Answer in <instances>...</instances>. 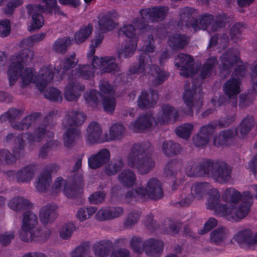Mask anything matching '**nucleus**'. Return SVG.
Returning a JSON list of instances; mask_svg holds the SVG:
<instances>
[{
    "label": "nucleus",
    "mask_w": 257,
    "mask_h": 257,
    "mask_svg": "<svg viewBox=\"0 0 257 257\" xmlns=\"http://www.w3.org/2000/svg\"><path fill=\"white\" fill-rule=\"evenodd\" d=\"M185 171L189 177L211 176L220 183L228 182L231 173V169L226 163L213 162L210 159H205L199 163L190 160L187 162Z\"/></svg>",
    "instance_id": "nucleus-1"
},
{
    "label": "nucleus",
    "mask_w": 257,
    "mask_h": 257,
    "mask_svg": "<svg viewBox=\"0 0 257 257\" xmlns=\"http://www.w3.org/2000/svg\"><path fill=\"white\" fill-rule=\"evenodd\" d=\"M151 144L149 142L135 144L128 155V166L137 169L142 175L149 173L155 166V161L147 156Z\"/></svg>",
    "instance_id": "nucleus-2"
},
{
    "label": "nucleus",
    "mask_w": 257,
    "mask_h": 257,
    "mask_svg": "<svg viewBox=\"0 0 257 257\" xmlns=\"http://www.w3.org/2000/svg\"><path fill=\"white\" fill-rule=\"evenodd\" d=\"M144 50L140 55L139 63H135L129 68V72L132 74L145 73L146 66H149V71L148 72L152 76H155L153 80V83L155 85H159L162 84L169 77V74L162 70L160 67L157 65H149L152 62L150 53L154 52L155 49H138Z\"/></svg>",
    "instance_id": "nucleus-3"
},
{
    "label": "nucleus",
    "mask_w": 257,
    "mask_h": 257,
    "mask_svg": "<svg viewBox=\"0 0 257 257\" xmlns=\"http://www.w3.org/2000/svg\"><path fill=\"white\" fill-rule=\"evenodd\" d=\"M30 49H21L19 54L15 56L16 62L11 63L8 70V76L10 86L15 84L19 77L22 76L23 85L27 86L31 83H34V80L37 76L34 75L31 68H26L24 74L22 75L24 69V63L27 61L28 55L24 56L26 50Z\"/></svg>",
    "instance_id": "nucleus-4"
},
{
    "label": "nucleus",
    "mask_w": 257,
    "mask_h": 257,
    "mask_svg": "<svg viewBox=\"0 0 257 257\" xmlns=\"http://www.w3.org/2000/svg\"><path fill=\"white\" fill-rule=\"evenodd\" d=\"M222 199L227 203L236 205L242 201L235 211V215L232 219L236 221L245 217L248 213L252 202L251 195L249 191H244L242 194L233 188H228L224 191L222 195Z\"/></svg>",
    "instance_id": "nucleus-5"
},
{
    "label": "nucleus",
    "mask_w": 257,
    "mask_h": 257,
    "mask_svg": "<svg viewBox=\"0 0 257 257\" xmlns=\"http://www.w3.org/2000/svg\"><path fill=\"white\" fill-rule=\"evenodd\" d=\"M147 195L153 200L160 199L163 196L162 185L158 179L155 178L150 179L146 188L141 186L128 190L125 197L131 200L140 201V199H143Z\"/></svg>",
    "instance_id": "nucleus-6"
},
{
    "label": "nucleus",
    "mask_w": 257,
    "mask_h": 257,
    "mask_svg": "<svg viewBox=\"0 0 257 257\" xmlns=\"http://www.w3.org/2000/svg\"><path fill=\"white\" fill-rule=\"evenodd\" d=\"M23 111L15 108H10L5 114L0 116V122L8 120L11 126L17 130H28L32 124L42 115L40 112H33L25 116L21 121H15V119L20 118Z\"/></svg>",
    "instance_id": "nucleus-7"
},
{
    "label": "nucleus",
    "mask_w": 257,
    "mask_h": 257,
    "mask_svg": "<svg viewBox=\"0 0 257 257\" xmlns=\"http://www.w3.org/2000/svg\"><path fill=\"white\" fill-rule=\"evenodd\" d=\"M208 194L209 197L206 203L208 209L215 210L217 214L222 216H228L229 220L236 221L232 219V216L235 215V213L233 214L234 211H236L235 207L227 204H219L220 194L217 189H210Z\"/></svg>",
    "instance_id": "nucleus-8"
},
{
    "label": "nucleus",
    "mask_w": 257,
    "mask_h": 257,
    "mask_svg": "<svg viewBox=\"0 0 257 257\" xmlns=\"http://www.w3.org/2000/svg\"><path fill=\"white\" fill-rule=\"evenodd\" d=\"M18 144L14 146L12 154L9 150H0V165H12L16 162L17 158L19 159L24 156L25 142L23 134H20L17 137Z\"/></svg>",
    "instance_id": "nucleus-9"
},
{
    "label": "nucleus",
    "mask_w": 257,
    "mask_h": 257,
    "mask_svg": "<svg viewBox=\"0 0 257 257\" xmlns=\"http://www.w3.org/2000/svg\"><path fill=\"white\" fill-rule=\"evenodd\" d=\"M45 4L41 6L37 4H29L26 6L28 10V15L31 17L42 15L43 13H46L49 15H64V13L61 11L58 7L56 6L55 0H40Z\"/></svg>",
    "instance_id": "nucleus-10"
},
{
    "label": "nucleus",
    "mask_w": 257,
    "mask_h": 257,
    "mask_svg": "<svg viewBox=\"0 0 257 257\" xmlns=\"http://www.w3.org/2000/svg\"><path fill=\"white\" fill-rule=\"evenodd\" d=\"M175 65L177 68L180 70L179 73L182 76L192 77L197 72V70L195 69L194 60L193 57L189 55H178L175 59Z\"/></svg>",
    "instance_id": "nucleus-11"
},
{
    "label": "nucleus",
    "mask_w": 257,
    "mask_h": 257,
    "mask_svg": "<svg viewBox=\"0 0 257 257\" xmlns=\"http://www.w3.org/2000/svg\"><path fill=\"white\" fill-rule=\"evenodd\" d=\"M59 169V167L56 163H51L45 166L35 185L39 192H44L47 190L52 181L51 174L56 173Z\"/></svg>",
    "instance_id": "nucleus-12"
},
{
    "label": "nucleus",
    "mask_w": 257,
    "mask_h": 257,
    "mask_svg": "<svg viewBox=\"0 0 257 257\" xmlns=\"http://www.w3.org/2000/svg\"><path fill=\"white\" fill-rule=\"evenodd\" d=\"M71 179L68 178L65 182L63 192L65 196L68 198H76L79 197L82 193V186L83 180L82 177L80 175H75Z\"/></svg>",
    "instance_id": "nucleus-13"
},
{
    "label": "nucleus",
    "mask_w": 257,
    "mask_h": 257,
    "mask_svg": "<svg viewBox=\"0 0 257 257\" xmlns=\"http://www.w3.org/2000/svg\"><path fill=\"white\" fill-rule=\"evenodd\" d=\"M54 111H51L44 118L43 122L37 127L33 133H26L27 139L29 143L40 142L44 138L47 130V127L52 121Z\"/></svg>",
    "instance_id": "nucleus-14"
},
{
    "label": "nucleus",
    "mask_w": 257,
    "mask_h": 257,
    "mask_svg": "<svg viewBox=\"0 0 257 257\" xmlns=\"http://www.w3.org/2000/svg\"><path fill=\"white\" fill-rule=\"evenodd\" d=\"M38 223L37 216L30 211H26L23 214L22 224V231L20 237L22 240L28 242L29 240V232L32 230Z\"/></svg>",
    "instance_id": "nucleus-15"
},
{
    "label": "nucleus",
    "mask_w": 257,
    "mask_h": 257,
    "mask_svg": "<svg viewBox=\"0 0 257 257\" xmlns=\"http://www.w3.org/2000/svg\"><path fill=\"white\" fill-rule=\"evenodd\" d=\"M164 247L163 240L153 237L144 241V252L149 256L159 257L162 254Z\"/></svg>",
    "instance_id": "nucleus-16"
},
{
    "label": "nucleus",
    "mask_w": 257,
    "mask_h": 257,
    "mask_svg": "<svg viewBox=\"0 0 257 257\" xmlns=\"http://www.w3.org/2000/svg\"><path fill=\"white\" fill-rule=\"evenodd\" d=\"M54 75V70L51 65L43 67L40 70V75L34 79L33 83L36 84L40 92H42L47 85L53 80Z\"/></svg>",
    "instance_id": "nucleus-17"
},
{
    "label": "nucleus",
    "mask_w": 257,
    "mask_h": 257,
    "mask_svg": "<svg viewBox=\"0 0 257 257\" xmlns=\"http://www.w3.org/2000/svg\"><path fill=\"white\" fill-rule=\"evenodd\" d=\"M154 119V118L150 113L140 114L135 121L129 124L128 128L135 133H142L152 127Z\"/></svg>",
    "instance_id": "nucleus-18"
},
{
    "label": "nucleus",
    "mask_w": 257,
    "mask_h": 257,
    "mask_svg": "<svg viewBox=\"0 0 257 257\" xmlns=\"http://www.w3.org/2000/svg\"><path fill=\"white\" fill-rule=\"evenodd\" d=\"M168 10L167 7H154L141 10L140 14L153 22H160L165 19Z\"/></svg>",
    "instance_id": "nucleus-19"
},
{
    "label": "nucleus",
    "mask_w": 257,
    "mask_h": 257,
    "mask_svg": "<svg viewBox=\"0 0 257 257\" xmlns=\"http://www.w3.org/2000/svg\"><path fill=\"white\" fill-rule=\"evenodd\" d=\"M198 14L197 9L186 7L180 11L179 23L186 28L195 29V23L197 22L196 17Z\"/></svg>",
    "instance_id": "nucleus-20"
},
{
    "label": "nucleus",
    "mask_w": 257,
    "mask_h": 257,
    "mask_svg": "<svg viewBox=\"0 0 257 257\" xmlns=\"http://www.w3.org/2000/svg\"><path fill=\"white\" fill-rule=\"evenodd\" d=\"M233 239L240 247H248L257 244V233L253 235L251 229H243L234 235Z\"/></svg>",
    "instance_id": "nucleus-21"
},
{
    "label": "nucleus",
    "mask_w": 257,
    "mask_h": 257,
    "mask_svg": "<svg viewBox=\"0 0 257 257\" xmlns=\"http://www.w3.org/2000/svg\"><path fill=\"white\" fill-rule=\"evenodd\" d=\"M110 158L109 151L107 149H101L97 153L88 158V165L90 168L96 169L107 163Z\"/></svg>",
    "instance_id": "nucleus-22"
},
{
    "label": "nucleus",
    "mask_w": 257,
    "mask_h": 257,
    "mask_svg": "<svg viewBox=\"0 0 257 257\" xmlns=\"http://www.w3.org/2000/svg\"><path fill=\"white\" fill-rule=\"evenodd\" d=\"M237 134L236 128H228L220 131L213 139V145L216 147L229 146Z\"/></svg>",
    "instance_id": "nucleus-23"
},
{
    "label": "nucleus",
    "mask_w": 257,
    "mask_h": 257,
    "mask_svg": "<svg viewBox=\"0 0 257 257\" xmlns=\"http://www.w3.org/2000/svg\"><path fill=\"white\" fill-rule=\"evenodd\" d=\"M200 84L197 85L196 81L192 82V88L188 89L189 84H186L184 86V92L183 95V99L185 104L187 107V110H184V113L190 115H193V110L192 108L194 106L193 100L196 94V89L198 87H200Z\"/></svg>",
    "instance_id": "nucleus-24"
},
{
    "label": "nucleus",
    "mask_w": 257,
    "mask_h": 257,
    "mask_svg": "<svg viewBox=\"0 0 257 257\" xmlns=\"http://www.w3.org/2000/svg\"><path fill=\"white\" fill-rule=\"evenodd\" d=\"M123 212L120 207H105L99 210L96 215V219L99 221L110 220L120 216Z\"/></svg>",
    "instance_id": "nucleus-25"
},
{
    "label": "nucleus",
    "mask_w": 257,
    "mask_h": 257,
    "mask_svg": "<svg viewBox=\"0 0 257 257\" xmlns=\"http://www.w3.org/2000/svg\"><path fill=\"white\" fill-rule=\"evenodd\" d=\"M171 117H173V120L175 121L178 118V111L170 105H163L161 107V111L157 115L158 121L162 124L168 123Z\"/></svg>",
    "instance_id": "nucleus-26"
},
{
    "label": "nucleus",
    "mask_w": 257,
    "mask_h": 257,
    "mask_svg": "<svg viewBox=\"0 0 257 257\" xmlns=\"http://www.w3.org/2000/svg\"><path fill=\"white\" fill-rule=\"evenodd\" d=\"M57 206L54 203H49L44 206L40 210L39 217L44 224L53 222L58 216Z\"/></svg>",
    "instance_id": "nucleus-27"
},
{
    "label": "nucleus",
    "mask_w": 257,
    "mask_h": 257,
    "mask_svg": "<svg viewBox=\"0 0 257 257\" xmlns=\"http://www.w3.org/2000/svg\"><path fill=\"white\" fill-rule=\"evenodd\" d=\"M84 89L85 86L83 84L79 82H70L65 89V98L68 101H76Z\"/></svg>",
    "instance_id": "nucleus-28"
},
{
    "label": "nucleus",
    "mask_w": 257,
    "mask_h": 257,
    "mask_svg": "<svg viewBox=\"0 0 257 257\" xmlns=\"http://www.w3.org/2000/svg\"><path fill=\"white\" fill-rule=\"evenodd\" d=\"M240 79L231 77L223 86L224 93L229 98L236 96L240 92Z\"/></svg>",
    "instance_id": "nucleus-29"
},
{
    "label": "nucleus",
    "mask_w": 257,
    "mask_h": 257,
    "mask_svg": "<svg viewBox=\"0 0 257 257\" xmlns=\"http://www.w3.org/2000/svg\"><path fill=\"white\" fill-rule=\"evenodd\" d=\"M87 140L90 144L100 143L102 130L100 126L96 121L91 122L87 128Z\"/></svg>",
    "instance_id": "nucleus-30"
},
{
    "label": "nucleus",
    "mask_w": 257,
    "mask_h": 257,
    "mask_svg": "<svg viewBox=\"0 0 257 257\" xmlns=\"http://www.w3.org/2000/svg\"><path fill=\"white\" fill-rule=\"evenodd\" d=\"M36 167L34 164L25 166L19 170L16 174V179L19 182H29L34 177Z\"/></svg>",
    "instance_id": "nucleus-31"
},
{
    "label": "nucleus",
    "mask_w": 257,
    "mask_h": 257,
    "mask_svg": "<svg viewBox=\"0 0 257 257\" xmlns=\"http://www.w3.org/2000/svg\"><path fill=\"white\" fill-rule=\"evenodd\" d=\"M231 49L224 53L220 57L222 68L224 70H229L234 65L239 63H242L239 56L233 54L230 51Z\"/></svg>",
    "instance_id": "nucleus-32"
},
{
    "label": "nucleus",
    "mask_w": 257,
    "mask_h": 257,
    "mask_svg": "<svg viewBox=\"0 0 257 257\" xmlns=\"http://www.w3.org/2000/svg\"><path fill=\"white\" fill-rule=\"evenodd\" d=\"M86 118V116L84 113L72 109L67 112L66 124L69 126L80 125Z\"/></svg>",
    "instance_id": "nucleus-33"
},
{
    "label": "nucleus",
    "mask_w": 257,
    "mask_h": 257,
    "mask_svg": "<svg viewBox=\"0 0 257 257\" xmlns=\"http://www.w3.org/2000/svg\"><path fill=\"white\" fill-rule=\"evenodd\" d=\"M112 247L111 241L103 240L95 243L93 245V250L96 256L104 257L109 255Z\"/></svg>",
    "instance_id": "nucleus-34"
},
{
    "label": "nucleus",
    "mask_w": 257,
    "mask_h": 257,
    "mask_svg": "<svg viewBox=\"0 0 257 257\" xmlns=\"http://www.w3.org/2000/svg\"><path fill=\"white\" fill-rule=\"evenodd\" d=\"M80 137V130L76 127L68 128L64 134V145L67 148H72L77 139Z\"/></svg>",
    "instance_id": "nucleus-35"
},
{
    "label": "nucleus",
    "mask_w": 257,
    "mask_h": 257,
    "mask_svg": "<svg viewBox=\"0 0 257 257\" xmlns=\"http://www.w3.org/2000/svg\"><path fill=\"white\" fill-rule=\"evenodd\" d=\"M190 38L185 35H174L170 36L168 39L169 47L173 48H184L187 47Z\"/></svg>",
    "instance_id": "nucleus-36"
},
{
    "label": "nucleus",
    "mask_w": 257,
    "mask_h": 257,
    "mask_svg": "<svg viewBox=\"0 0 257 257\" xmlns=\"http://www.w3.org/2000/svg\"><path fill=\"white\" fill-rule=\"evenodd\" d=\"M9 207L14 211H20L30 209L33 206L29 200L22 197H15L8 202Z\"/></svg>",
    "instance_id": "nucleus-37"
},
{
    "label": "nucleus",
    "mask_w": 257,
    "mask_h": 257,
    "mask_svg": "<svg viewBox=\"0 0 257 257\" xmlns=\"http://www.w3.org/2000/svg\"><path fill=\"white\" fill-rule=\"evenodd\" d=\"M162 150L167 157H172L179 154L181 151L179 144L173 141H165L163 143Z\"/></svg>",
    "instance_id": "nucleus-38"
},
{
    "label": "nucleus",
    "mask_w": 257,
    "mask_h": 257,
    "mask_svg": "<svg viewBox=\"0 0 257 257\" xmlns=\"http://www.w3.org/2000/svg\"><path fill=\"white\" fill-rule=\"evenodd\" d=\"M118 180L125 187H131L135 183L136 176L130 169L123 170L118 175Z\"/></svg>",
    "instance_id": "nucleus-39"
},
{
    "label": "nucleus",
    "mask_w": 257,
    "mask_h": 257,
    "mask_svg": "<svg viewBox=\"0 0 257 257\" xmlns=\"http://www.w3.org/2000/svg\"><path fill=\"white\" fill-rule=\"evenodd\" d=\"M216 63V57H210L207 59L200 70V76L202 79H205L211 75Z\"/></svg>",
    "instance_id": "nucleus-40"
},
{
    "label": "nucleus",
    "mask_w": 257,
    "mask_h": 257,
    "mask_svg": "<svg viewBox=\"0 0 257 257\" xmlns=\"http://www.w3.org/2000/svg\"><path fill=\"white\" fill-rule=\"evenodd\" d=\"M228 17L224 13H220L213 17L211 22L210 30L212 32H216L224 28L227 22Z\"/></svg>",
    "instance_id": "nucleus-41"
},
{
    "label": "nucleus",
    "mask_w": 257,
    "mask_h": 257,
    "mask_svg": "<svg viewBox=\"0 0 257 257\" xmlns=\"http://www.w3.org/2000/svg\"><path fill=\"white\" fill-rule=\"evenodd\" d=\"M75 74L85 80H90L95 76V69L90 65H79Z\"/></svg>",
    "instance_id": "nucleus-42"
},
{
    "label": "nucleus",
    "mask_w": 257,
    "mask_h": 257,
    "mask_svg": "<svg viewBox=\"0 0 257 257\" xmlns=\"http://www.w3.org/2000/svg\"><path fill=\"white\" fill-rule=\"evenodd\" d=\"M156 102L153 99H150L149 94L146 91H142L138 97L137 105L142 109L153 107Z\"/></svg>",
    "instance_id": "nucleus-43"
},
{
    "label": "nucleus",
    "mask_w": 257,
    "mask_h": 257,
    "mask_svg": "<svg viewBox=\"0 0 257 257\" xmlns=\"http://www.w3.org/2000/svg\"><path fill=\"white\" fill-rule=\"evenodd\" d=\"M212 20H213V15L211 14H205L200 16L198 19H197V22L195 23V29H193L195 31L200 30H206L209 25L211 26Z\"/></svg>",
    "instance_id": "nucleus-44"
},
{
    "label": "nucleus",
    "mask_w": 257,
    "mask_h": 257,
    "mask_svg": "<svg viewBox=\"0 0 257 257\" xmlns=\"http://www.w3.org/2000/svg\"><path fill=\"white\" fill-rule=\"evenodd\" d=\"M125 128L121 123H113L110 127L109 135L111 140H120L123 137Z\"/></svg>",
    "instance_id": "nucleus-45"
},
{
    "label": "nucleus",
    "mask_w": 257,
    "mask_h": 257,
    "mask_svg": "<svg viewBox=\"0 0 257 257\" xmlns=\"http://www.w3.org/2000/svg\"><path fill=\"white\" fill-rule=\"evenodd\" d=\"M244 29V25L240 22L236 23L231 26L229 31V35L231 41L233 43H236L241 40V35Z\"/></svg>",
    "instance_id": "nucleus-46"
},
{
    "label": "nucleus",
    "mask_w": 257,
    "mask_h": 257,
    "mask_svg": "<svg viewBox=\"0 0 257 257\" xmlns=\"http://www.w3.org/2000/svg\"><path fill=\"white\" fill-rule=\"evenodd\" d=\"M126 37L132 39L130 47L131 48H136L137 47V39L136 35V29L135 26L132 24L125 25L120 29Z\"/></svg>",
    "instance_id": "nucleus-47"
},
{
    "label": "nucleus",
    "mask_w": 257,
    "mask_h": 257,
    "mask_svg": "<svg viewBox=\"0 0 257 257\" xmlns=\"http://www.w3.org/2000/svg\"><path fill=\"white\" fill-rule=\"evenodd\" d=\"M86 102L91 106H96L99 102V98H102V94L95 89H91L84 93Z\"/></svg>",
    "instance_id": "nucleus-48"
},
{
    "label": "nucleus",
    "mask_w": 257,
    "mask_h": 257,
    "mask_svg": "<svg viewBox=\"0 0 257 257\" xmlns=\"http://www.w3.org/2000/svg\"><path fill=\"white\" fill-rule=\"evenodd\" d=\"M92 26L89 24L87 26L82 27L74 35V40L77 44H81L84 42L91 34Z\"/></svg>",
    "instance_id": "nucleus-49"
},
{
    "label": "nucleus",
    "mask_w": 257,
    "mask_h": 257,
    "mask_svg": "<svg viewBox=\"0 0 257 257\" xmlns=\"http://www.w3.org/2000/svg\"><path fill=\"white\" fill-rule=\"evenodd\" d=\"M254 124L252 116L247 115L240 122L239 126V134L241 137L245 136L253 127Z\"/></svg>",
    "instance_id": "nucleus-50"
},
{
    "label": "nucleus",
    "mask_w": 257,
    "mask_h": 257,
    "mask_svg": "<svg viewBox=\"0 0 257 257\" xmlns=\"http://www.w3.org/2000/svg\"><path fill=\"white\" fill-rule=\"evenodd\" d=\"M98 25L99 29L102 33L112 31L116 26L109 15L103 16L98 21Z\"/></svg>",
    "instance_id": "nucleus-51"
},
{
    "label": "nucleus",
    "mask_w": 257,
    "mask_h": 257,
    "mask_svg": "<svg viewBox=\"0 0 257 257\" xmlns=\"http://www.w3.org/2000/svg\"><path fill=\"white\" fill-rule=\"evenodd\" d=\"M194 126L192 124L186 123L179 125L175 129L177 135L184 140H188L193 130Z\"/></svg>",
    "instance_id": "nucleus-52"
},
{
    "label": "nucleus",
    "mask_w": 257,
    "mask_h": 257,
    "mask_svg": "<svg viewBox=\"0 0 257 257\" xmlns=\"http://www.w3.org/2000/svg\"><path fill=\"white\" fill-rule=\"evenodd\" d=\"M122 166L123 163L121 160L109 161L107 165L105 167L104 172L107 175H113L121 170Z\"/></svg>",
    "instance_id": "nucleus-53"
},
{
    "label": "nucleus",
    "mask_w": 257,
    "mask_h": 257,
    "mask_svg": "<svg viewBox=\"0 0 257 257\" xmlns=\"http://www.w3.org/2000/svg\"><path fill=\"white\" fill-rule=\"evenodd\" d=\"M44 96L46 99L53 102L61 101L62 100L60 91L52 87H48L44 91Z\"/></svg>",
    "instance_id": "nucleus-54"
},
{
    "label": "nucleus",
    "mask_w": 257,
    "mask_h": 257,
    "mask_svg": "<svg viewBox=\"0 0 257 257\" xmlns=\"http://www.w3.org/2000/svg\"><path fill=\"white\" fill-rule=\"evenodd\" d=\"M209 184L207 182H200L194 184L191 187V193L194 197L201 198L208 187Z\"/></svg>",
    "instance_id": "nucleus-55"
},
{
    "label": "nucleus",
    "mask_w": 257,
    "mask_h": 257,
    "mask_svg": "<svg viewBox=\"0 0 257 257\" xmlns=\"http://www.w3.org/2000/svg\"><path fill=\"white\" fill-rule=\"evenodd\" d=\"M60 144L59 142L57 141L52 140L47 142L40 148L39 156L43 159H46L47 157L48 153L51 150H56Z\"/></svg>",
    "instance_id": "nucleus-56"
},
{
    "label": "nucleus",
    "mask_w": 257,
    "mask_h": 257,
    "mask_svg": "<svg viewBox=\"0 0 257 257\" xmlns=\"http://www.w3.org/2000/svg\"><path fill=\"white\" fill-rule=\"evenodd\" d=\"M130 247L135 253L138 254L144 252V241L142 238L138 236H133L130 241Z\"/></svg>",
    "instance_id": "nucleus-57"
},
{
    "label": "nucleus",
    "mask_w": 257,
    "mask_h": 257,
    "mask_svg": "<svg viewBox=\"0 0 257 257\" xmlns=\"http://www.w3.org/2000/svg\"><path fill=\"white\" fill-rule=\"evenodd\" d=\"M179 163L176 160H173L166 164L164 172L167 177L175 178L177 175V170L179 168Z\"/></svg>",
    "instance_id": "nucleus-58"
},
{
    "label": "nucleus",
    "mask_w": 257,
    "mask_h": 257,
    "mask_svg": "<svg viewBox=\"0 0 257 257\" xmlns=\"http://www.w3.org/2000/svg\"><path fill=\"white\" fill-rule=\"evenodd\" d=\"M225 237V228L218 227L210 233V240L216 244L221 242Z\"/></svg>",
    "instance_id": "nucleus-59"
},
{
    "label": "nucleus",
    "mask_w": 257,
    "mask_h": 257,
    "mask_svg": "<svg viewBox=\"0 0 257 257\" xmlns=\"http://www.w3.org/2000/svg\"><path fill=\"white\" fill-rule=\"evenodd\" d=\"M102 104L105 111L112 113L114 111L116 100L113 96H103L102 98Z\"/></svg>",
    "instance_id": "nucleus-60"
},
{
    "label": "nucleus",
    "mask_w": 257,
    "mask_h": 257,
    "mask_svg": "<svg viewBox=\"0 0 257 257\" xmlns=\"http://www.w3.org/2000/svg\"><path fill=\"white\" fill-rule=\"evenodd\" d=\"M115 57L113 56H105L98 58L97 56H94L92 59L91 64L92 67H94L95 70L97 67H100L104 65V63H108L111 60H115Z\"/></svg>",
    "instance_id": "nucleus-61"
},
{
    "label": "nucleus",
    "mask_w": 257,
    "mask_h": 257,
    "mask_svg": "<svg viewBox=\"0 0 257 257\" xmlns=\"http://www.w3.org/2000/svg\"><path fill=\"white\" fill-rule=\"evenodd\" d=\"M218 125L216 121H212L209 122L208 124H205L201 127L199 132L200 133L207 136L210 139V136L213 133L214 130L216 128Z\"/></svg>",
    "instance_id": "nucleus-62"
},
{
    "label": "nucleus",
    "mask_w": 257,
    "mask_h": 257,
    "mask_svg": "<svg viewBox=\"0 0 257 257\" xmlns=\"http://www.w3.org/2000/svg\"><path fill=\"white\" fill-rule=\"evenodd\" d=\"M75 229V226L73 223H66L61 228L60 232L61 237L64 239L69 238Z\"/></svg>",
    "instance_id": "nucleus-63"
},
{
    "label": "nucleus",
    "mask_w": 257,
    "mask_h": 257,
    "mask_svg": "<svg viewBox=\"0 0 257 257\" xmlns=\"http://www.w3.org/2000/svg\"><path fill=\"white\" fill-rule=\"evenodd\" d=\"M75 54L73 53L69 57L66 58L62 62V68L64 70H69L74 68L78 63Z\"/></svg>",
    "instance_id": "nucleus-64"
}]
</instances>
